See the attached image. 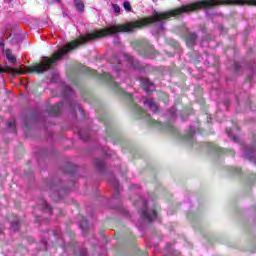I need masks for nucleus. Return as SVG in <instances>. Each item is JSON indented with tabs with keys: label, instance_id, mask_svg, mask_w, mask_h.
I'll use <instances>...</instances> for the list:
<instances>
[{
	"label": "nucleus",
	"instance_id": "c9c22d12",
	"mask_svg": "<svg viewBox=\"0 0 256 256\" xmlns=\"http://www.w3.org/2000/svg\"><path fill=\"white\" fill-rule=\"evenodd\" d=\"M4 1H6V3H12L13 2V0H4Z\"/></svg>",
	"mask_w": 256,
	"mask_h": 256
},
{
	"label": "nucleus",
	"instance_id": "b1692460",
	"mask_svg": "<svg viewBox=\"0 0 256 256\" xmlns=\"http://www.w3.org/2000/svg\"><path fill=\"white\" fill-rule=\"evenodd\" d=\"M229 170L230 173H234L236 175H239V173H241V168L230 167Z\"/></svg>",
	"mask_w": 256,
	"mask_h": 256
},
{
	"label": "nucleus",
	"instance_id": "6ab92c4d",
	"mask_svg": "<svg viewBox=\"0 0 256 256\" xmlns=\"http://www.w3.org/2000/svg\"><path fill=\"white\" fill-rule=\"evenodd\" d=\"M78 135L80 136V139H82V141H89V133L85 134V130L82 128H78L77 130Z\"/></svg>",
	"mask_w": 256,
	"mask_h": 256
},
{
	"label": "nucleus",
	"instance_id": "7ed1b4c3",
	"mask_svg": "<svg viewBox=\"0 0 256 256\" xmlns=\"http://www.w3.org/2000/svg\"><path fill=\"white\" fill-rule=\"evenodd\" d=\"M134 111L140 119L146 120L147 123H149V125L152 127H157V129H163L164 131H173V126L171 124H164L158 122L157 120H153L151 115L143 111V109H141L138 105H134Z\"/></svg>",
	"mask_w": 256,
	"mask_h": 256
},
{
	"label": "nucleus",
	"instance_id": "4c0bfd02",
	"mask_svg": "<svg viewBox=\"0 0 256 256\" xmlns=\"http://www.w3.org/2000/svg\"><path fill=\"white\" fill-rule=\"evenodd\" d=\"M254 179H256V174L254 175Z\"/></svg>",
	"mask_w": 256,
	"mask_h": 256
},
{
	"label": "nucleus",
	"instance_id": "cd10ccee",
	"mask_svg": "<svg viewBox=\"0 0 256 256\" xmlns=\"http://www.w3.org/2000/svg\"><path fill=\"white\" fill-rule=\"evenodd\" d=\"M169 115H170L172 118L175 117V115H177V108L172 107V108L169 110Z\"/></svg>",
	"mask_w": 256,
	"mask_h": 256
},
{
	"label": "nucleus",
	"instance_id": "2f4dec72",
	"mask_svg": "<svg viewBox=\"0 0 256 256\" xmlns=\"http://www.w3.org/2000/svg\"><path fill=\"white\" fill-rule=\"evenodd\" d=\"M80 227L83 231H85V229H87V223H81Z\"/></svg>",
	"mask_w": 256,
	"mask_h": 256
},
{
	"label": "nucleus",
	"instance_id": "f8f14e48",
	"mask_svg": "<svg viewBox=\"0 0 256 256\" xmlns=\"http://www.w3.org/2000/svg\"><path fill=\"white\" fill-rule=\"evenodd\" d=\"M140 83L146 93H152V91H155V84H153V82L148 78H141Z\"/></svg>",
	"mask_w": 256,
	"mask_h": 256
},
{
	"label": "nucleus",
	"instance_id": "58836bf2",
	"mask_svg": "<svg viewBox=\"0 0 256 256\" xmlns=\"http://www.w3.org/2000/svg\"><path fill=\"white\" fill-rule=\"evenodd\" d=\"M134 187H137V185H134Z\"/></svg>",
	"mask_w": 256,
	"mask_h": 256
},
{
	"label": "nucleus",
	"instance_id": "f3484780",
	"mask_svg": "<svg viewBox=\"0 0 256 256\" xmlns=\"http://www.w3.org/2000/svg\"><path fill=\"white\" fill-rule=\"evenodd\" d=\"M4 54L6 55V59H8L9 63H17V58L13 56L11 49L4 50Z\"/></svg>",
	"mask_w": 256,
	"mask_h": 256
},
{
	"label": "nucleus",
	"instance_id": "dca6fc26",
	"mask_svg": "<svg viewBox=\"0 0 256 256\" xmlns=\"http://www.w3.org/2000/svg\"><path fill=\"white\" fill-rule=\"evenodd\" d=\"M74 5L78 13H85V3L83 0H74Z\"/></svg>",
	"mask_w": 256,
	"mask_h": 256
},
{
	"label": "nucleus",
	"instance_id": "1a4fd4ad",
	"mask_svg": "<svg viewBox=\"0 0 256 256\" xmlns=\"http://www.w3.org/2000/svg\"><path fill=\"white\" fill-rule=\"evenodd\" d=\"M195 133V127L190 126L189 129L183 134V140L186 141V143L193 145V143H195Z\"/></svg>",
	"mask_w": 256,
	"mask_h": 256
},
{
	"label": "nucleus",
	"instance_id": "2eb2a0df",
	"mask_svg": "<svg viewBox=\"0 0 256 256\" xmlns=\"http://www.w3.org/2000/svg\"><path fill=\"white\" fill-rule=\"evenodd\" d=\"M95 166L100 173H103L105 171V160L97 158L95 160Z\"/></svg>",
	"mask_w": 256,
	"mask_h": 256
},
{
	"label": "nucleus",
	"instance_id": "0eeeda50",
	"mask_svg": "<svg viewBox=\"0 0 256 256\" xmlns=\"http://www.w3.org/2000/svg\"><path fill=\"white\" fill-rule=\"evenodd\" d=\"M142 102L144 104V107L150 109L152 113H157V111H159V105H157V102H155L153 98L142 97Z\"/></svg>",
	"mask_w": 256,
	"mask_h": 256
},
{
	"label": "nucleus",
	"instance_id": "a211bd4d",
	"mask_svg": "<svg viewBox=\"0 0 256 256\" xmlns=\"http://www.w3.org/2000/svg\"><path fill=\"white\" fill-rule=\"evenodd\" d=\"M10 225L14 231H19V225H21V221L17 216H14V220H10Z\"/></svg>",
	"mask_w": 256,
	"mask_h": 256
},
{
	"label": "nucleus",
	"instance_id": "72a5a7b5",
	"mask_svg": "<svg viewBox=\"0 0 256 256\" xmlns=\"http://www.w3.org/2000/svg\"><path fill=\"white\" fill-rule=\"evenodd\" d=\"M55 189V185H50V191H53Z\"/></svg>",
	"mask_w": 256,
	"mask_h": 256
},
{
	"label": "nucleus",
	"instance_id": "4be33fe9",
	"mask_svg": "<svg viewBox=\"0 0 256 256\" xmlns=\"http://www.w3.org/2000/svg\"><path fill=\"white\" fill-rule=\"evenodd\" d=\"M7 127L11 129L12 133H15V127H17V124L15 123V120L13 119L7 124Z\"/></svg>",
	"mask_w": 256,
	"mask_h": 256
},
{
	"label": "nucleus",
	"instance_id": "423d86ee",
	"mask_svg": "<svg viewBox=\"0 0 256 256\" xmlns=\"http://www.w3.org/2000/svg\"><path fill=\"white\" fill-rule=\"evenodd\" d=\"M139 203L142 205L141 217L144 221H148V223L155 221V219H157V211H155V209L147 211V200H145V198H141L140 201L135 203V205H139Z\"/></svg>",
	"mask_w": 256,
	"mask_h": 256
},
{
	"label": "nucleus",
	"instance_id": "7c9ffc66",
	"mask_svg": "<svg viewBox=\"0 0 256 256\" xmlns=\"http://www.w3.org/2000/svg\"><path fill=\"white\" fill-rule=\"evenodd\" d=\"M3 41H4V37L2 36L1 40H0V47H1V49H5V43Z\"/></svg>",
	"mask_w": 256,
	"mask_h": 256
},
{
	"label": "nucleus",
	"instance_id": "4468645a",
	"mask_svg": "<svg viewBox=\"0 0 256 256\" xmlns=\"http://www.w3.org/2000/svg\"><path fill=\"white\" fill-rule=\"evenodd\" d=\"M197 41V34L195 32H188L186 34V45L188 47H193Z\"/></svg>",
	"mask_w": 256,
	"mask_h": 256
},
{
	"label": "nucleus",
	"instance_id": "e433bc0d",
	"mask_svg": "<svg viewBox=\"0 0 256 256\" xmlns=\"http://www.w3.org/2000/svg\"><path fill=\"white\" fill-rule=\"evenodd\" d=\"M153 1V3H157V0H152Z\"/></svg>",
	"mask_w": 256,
	"mask_h": 256
},
{
	"label": "nucleus",
	"instance_id": "f257e3e1",
	"mask_svg": "<svg viewBox=\"0 0 256 256\" xmlns=\"http://www.w3.org/2000/svg\"><path fill=\"white\" fill-rule=\"evenodd\" d=\"M126 64L128 69L133 71H139V69H142L143 66L139 63L138 60H135L132 56L129 54H113L112 58L110 59V65L112 67V71L117 77L104 72L103 74H99V79H102V81H105V83H108L110 87H113V89L122 95L125 99H128L130 103H133V94L127 93L123 88L119 87V82L117 79L119 77H123L125 75V71L121 70L123 67V63Z\"/></svg>",
	"mask_w": 256,
	"mask_h": 256
},
{
	"label": "nucleus",
	"instance_id": "bb28decb",
	"mask_svg": "<svg viewBox=\"0 0 256 256\" xmlns=\"http://www.w3.org/2000/svg\"><path fill=\"white\" fill-rule=\"evenodd\" d=\"M228 137H230V139H232V141H234V143H237V141H239V138L237 136H233L231 134V131H227Z\"/></svg>",
	"mask_w": 256,
	"mask_h": 256
},
{
	"label": "nucleus",
	"instance_id": "39448f33",
	"mask_svg": "<svg viewBox=\"0 0 256 256\" xmlns=\"http://www.w3.org/2000/svg\"><path fill=\"white\" fill-rule=\"evenodd\" d=\"M63 95L66 99V104L70 107L71 111L75 113L78 109L81 115H83V108H81V106L75 100L69 99V97L73 95V88H71L70 86H64Z\"/></svg>",
	"mask_w": 256,
	"mask_h": 256
},
{
	"label": "nucleus",
	"instance_id": "ddd939ff",
	"mask_svg": "<svg viewBox=\"0 0 256 256\" xmlns=\"http://www.w3.org/2000/svg\"><path fill=\"white\" fill-rule=\"evenodd\" d=\"M109 183L114 188L115 194L113 195L114 199H119V191H121V188L119 186V180L115 178L114 176H111L109 178Z\"/></svg>",
	"mask_w": 256,
	"mask_h": 256
},
{
	"label": "nucleus",
	"instance_id": "9d476101",
	"mask_svg": "<svg viewBox=\"0 0 256 256\" xmlns=\"http://www.w3.org/2000/svg\"><path fill=\"white\" fill-rule=\"evenodd\" d=\"M63 102H58L54 106H51L47 109V113L50 117H57L61 113V109H63Z\"/></svg>",
	"mask_w": 256,
	"mask_h": 256
},
{
	"label": "nucleus",
	"instance_id": "412c9836",
	"mask_svg": "<svg viewBox=\"0 0 256 256\" xmlns=\"http://www.w3.org/2000/svg\"><path fill=\"white\" fill-rule=\"evenodd\" d=\"M41 209H44L45 211H48V213H50V214L52 212L51 206H49V204L45 200H42Z\"/></svg>",
	"mask_w": 256,
	"mask_h": 256
},
{
	"label": "nucleus",
	"instance_id": "5701e85b",
	"mask_svg": "<svg viewBox=\"0 0 256 256\" xmlns=\"http://www.w3.org/2000/svg\"><path fill=\"white\" fill-rule=\"evenodd\" d=\"M1 73H15V70L9 67H6V68L0 67V74Z\"/></svg>",
	"mask_w": 256,
	"mask_h": 256
},
{
	"label": "nucleus",
	"instance_id": "20e7f679",
	"mask_svg": "<svg viewBox=\"0 0 256 256\" xmlns=\"http://www.w3.org/2000/svg\"><path fill=\"white\" fill-rule=\"evenodd\" d=\"M132 46L135 50L143 55V57H148V59H155L156 51L153 45L149 44V42L145 39L136 40L132 43Z\"/></svg>",
	"mask_w": 256,
	"mask_h": 256
},
{
	"label": "nucleus",
	"instance_id": "6e6552de",
	"mask_svg": "<svg viewBox=\"0 0 256 256\" xmlns=\"http://www.w3.org/2000/svg\"><path fill=\"white\" fill-rule=\"evenodd\" d=\"M206 147L213 153H218V154L229 153L231 157H235V152L233 150H225L223 148H220L214 143H206Z\"/></svg>",
	"mask_w": 256,
	"mask_h": 256
},
{
	"label": "nucleus",
	"instance_id": "f704fd0d",
	"mask_svg": "<svg viewBox=\"0 0 256 256\" xmlns=\"http://www.w3.org/2000/svg\"><path fill=\"white\" fill-rule=\"evenodd\" d=\"M0 233H3V226L0 225Z\"/></svg>",
	"mask_w": 256,
	"mask_h": 256
},
{
	"label": "nucleus",
	"instance_id": "f03ea898",
	"mask_svg": "<svg viewBox=\"0 0 256 256\" xmlns=\"http://www.w3.org/2000/svg\"><path fill=\"white\" fill-rule=\"evenodd\" d=\"M217 5H256V0H202L170 10V18L177 17V15L183 13H190V11H197V9H206L207 11L213 9V7H217Z\"/></svg>",
	"mask_w": 256,
	"mask_h": 256
},
{
	"label": "nucleus",
	"instance_id": "c85d7f7f",
	"mask_svg": "<svg viewBox=\"0 0 256 256\" xmlns=\"http://www.w3.org/2000/svg\"><path fill=\"white\" fill-rule=\"evenodd\" d=\"M77 256H87V249L82 248Z\"/></svg>",
	"mask_w": 256,
	"mask_h": 256
},
{
	"label": "nucleus",
	"instance_id": "393cba45",
	"mask_svg": "<svg viewBox=\"0 0 256 256\" xmlns=\"http://www.w3.org/2000/svg\"><path fill=\"white\" fill-rule=\"evenodd\" d=\"M123 7H124L125 11H128V12L131 11V3L129 1H125L123 3Z\"/></svg>",
	"mask_w": 256,
	"mask_h": 256
},
{
	"label": "nucleus",
	"instance_id": "473e14b6",
	"mask_svg": "<svg viewBox=\"0 0 256 256\" xmlns=\"http://www.w3.org/2000/svg\"><path fill=\"white\" fill-rule=\"evenodd\" d=\"M51 3H61V0H52Z\"/></svg>",
	"mask_w": 256,
	"mask_h": 256
},
{
	"label": "nucleus",
	"instance_id": "a878e982",
	"mask_svg": "<svg viewBox=\"0 0 256 256\" xmlns=\"http://www.w3.org/2000/svg\"><path fill=\"white\" fill-rule=\"evenodd\" d=\"M112 9L114 13H121V7H119L117 4H112Z\"/></svg>",
	"mask_w": 256,
	"mask_h": 256
},
{
	"label": "nucleus",
	"instance_id": "c756f323",
	"mask_svg": "<svg viewBox=\"0 0 256 256\" xmlns=\"http://www.w3.org/2000/svg\"><path fill=\"white\" fill-rule=\"evenodd\" d=\"M239 69H241V65H239V63L235 62L234 63V71L236 73H239Z\"/></svg>",
	"mask_w": 256,
	"mask_h": 256
},
{
	"label": "nucleus",
	"instance_id": "9b49d317",
	"mask_svg": "<svg viewBox=\"0 0 256 256\" xmlns=\"http://www.w3.org/2000/svg\"><path fill=\"white\" fill-rule=\"evenodd\" d=\"M244 156L256 165V149L251 146H244Z\"/></svg>",
	"mask_w": 256,
	"mask_h": 256
},
{
	"label": "nucleus",
	"instance_id": "aec40b11",
	"mask_svg": "<svg viewBox=\"0 0 256 256\" xmlns=\"http://www.w3.org/2000/svg\"><path fill=\"white\" fill-rule=\"evenodd\" d=\"M80 71H81V73H88L89 75H92L93 77L97 76V72L89 69L87 66H82L80 68Z\"/></svg>",
	"mask_w": 256,
	"mask_h": 256
}]
</instances>
